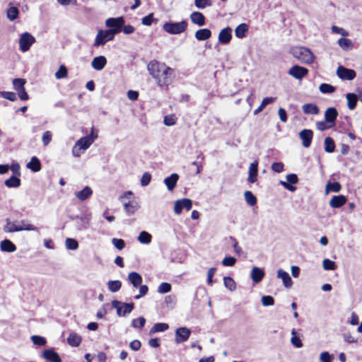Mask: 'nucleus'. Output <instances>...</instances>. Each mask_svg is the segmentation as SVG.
Segmentation results:
<instances>
[{
  "label": "nucleus",
  "mask_w": 362,
  "mask_h": 362,
  "mask_svg": "<svg viewBox=\"0 0 362 362\" xmlns=\"http://www.w3.org/2000/svg\"><path fill=\"white\" fill-rule=\"evenodd\" d=\"M147 69L160 87L168 86L174 80V70L165 63L153 60L148 63Z\"/></svg>",
  "instance_id": "obj_1"
},
{
  "label": "nucleus",
  "mask_w": 362,
  "mask_h": 362,
  "mask_svg": "<svg viewBox=\"0 0 362 362\" xmlns=\"http://www.w3.org/2000/svg\"><path fill=\"white\" fill-rule=\"evenodd\" d=\"M291 53L295 58L303 64H312L315 59L313 53L308 48L304 47H293Z\"/></svg>",
  "instance_id": "obj_2"
},
{
  "label": "nucleus",
  "mask_w": 362,
  "mask_h": 362,
  "mask_svg": "<svg viewBox=\"0 0 362 362\" xmlns=\"http://www.w3.org/2000/svg\"><path fill=\"white\" fill-rule=\"evenodd\" d=\"M188 26L187 21L180 22H169L163 25V29L168 33L171 35H179L185 32Z\"/></svg>",
  "instance_id": "obj_3"
},
{
  "label": "nucleus",
  "mask_w": 362,
  "mask_h": 362,
  "mask_svg": "<svg viewBox=\"0 0 362 362\" xmlns=\"http://www.w3.org/2000/svg\"><path fill=\"white\" fill-rule=\"evenodd\" d=\"M93 144V139L83 136L78 139L72 148V155L79 157Z\"/></svg>",
  "instance_id": "obj_4"
},
{
  "label": "nucleus",
  "mask_w": 362,
  "mask_h": 362,
  "mask_svg": "<svg viewBox=\"0 0 362 362\" xmlns=\"http://www.w3.org/2000/svg\"><path fill=\"white\" fill-rule=\"evenodd\" d=\"M115 35L109 30H100L95 37L93 44L94 47H99L104 45L107 42L112 40Z\"/></svg>",
  "instance_id": "obj_5"
},
{
  "label": "nucleus",
  "mask_w": 362,
  "mask_h": 362,
  "mask_svg": "<svg viewBox=\"0 0 362 362\" xmlns=\"http://www.w3.org/2000/svg\"><path fill=\"white\" fill-rule=\"evenodd\" d=\"M124 24V18L123 17L110 18L105 21V25L111 28L110 31L112 32L114 35L121 32L122 28Z\"/></svg>",
  "instance_id": "obj_6"
},
{
  "label": "nucleus",
  "mask_w": 362,
  "mask_h": 362,
  "mask_svg": "<svg viewBox=\"0 0 362 362\" xmlns=\"http://www.w3.org/2000/svg\"><path fill=\"white\" fill-rule=\"evenodd\" d=\"M112 306L117 310V313L119 316H124L132 311L134 304L133 303H126L118 300H113Z\"/></svg>",
  "instance_id": "obj_7"
},
{
  "label": "nucleus",
  "mask_w": 362,
  "mask_h": 362,
  "mask_svg": "<svg viewBox=\"0 0 362 362\" xmlns=\"http://www.w3.org/2000/svg\"><path fill=\"white\" fill-rule=\"evenodd\" d=\"M35 42V37L28 33H23L19 39L20 49L25 52L28 51L31 45Z\"/></svg>",
  "instance_id": "obj_8"
},
{
  "label": "nucleus",
  "mask_w": 362,
  "mask_h": 362,
  "mask_svg": "<svg viewBox=\"0 0 362 362\" xmlns=\"http://www.w3.org/2000/svg\"><path fill=\"white\" fill-rule=\"evenodd\" d=\"M192 206V202L189 199L184 198L175 202L174 211L176 214H180L183 209L189 211Z\"/></svg>",
  "instance_id": "obj_9"
},
{
  "label": "nucleus",
  "mask_w": 362,
  "mask_h": 362,
  "mask_svg": "<svg viewBox=\"0 0 362 362\" xmlns=\"http://www.w3.org/2000/svg\"><path fill=\"white\" fill-rule=\"evenodd\" d=\"M191 334L189 329L182 327H179L175 331V341L176 344H180L187 341Z\"/></svg>",
  "instance_id": "obj_10"
},
{
  "label": "nucleus",
  "mask_w": 362,
  "mask_h": 362,
  "mask_svg": "<svg viewBox=\"0 0 362 362\" xmlns=\"http://www.w3.org/2000/svg\"><path fill=\"white\" fill-rule=\"evenodd\" d=\"M298 181V176L296 174H289L286 175V181L281 180L279 184L285 189L291 192H294L296 190V187L293 185L296 184Z\"/></svg>",
  "instance_id": "obj_11"
},
{
  "label": "nucleus",
  "mask_w": 362,
  "mask_h": 362,
  "mask_svg": "<svg viewBox=\"0 0 362 362\" xmlns=\"http://www.w3.org/2000/svg\"><path fill=\"white\" fill-rule=\"evenodd\" d=\"M288 73L293 78L300 80L308 74V70L305 67L295 65L289 69Z\"/></svg>",
  "instance_id": "obj_12"
},
{
  "label": "nucleus",
  "mask_w": 362,
  "mask_h": 362,
  "mask_svg": "<svg viewBox=\"0 0 362 362\" xmlns=\"http://www.w3.org/2000/svg\"><path fill=\"white\" fill-rule=\"evenodd\" d=\"M337 76L342 80H353L356 77V72L353 69L339 66L337 70Z\"/></svg>",
  "instance_id": "obj_13"
},
{
  "label": "nucleus",
  "mask_w": 362,
  "mask_h": 362,
  "mask_svg": "<svg viewBox=\"0 0 362 362\" xmlns=\"http://www.w3.org/2000/svg\"><path fill=\"white\" fill-rule=\"evenodd\" d=\"M299 137L302 140V145L305 148L310 147L313 137V132L310 129H303L299 133Z\"/></svg>",
  "instance_id": "obj_14"
},
{
  "label": "nucleus",
  "mask_w": 362,
  "mask_h": 362,
  "mask_svg": "<svg viewBox=\"0 0 362 362\" xmlns=\"http://www.w3.org/2000/svg\"><path fill=\"white\" fill-rule=\"evenodd\" d=\"M232 39V28L230 27L222 29L218 36V42L222 45L228 44Z\"/></svg>",
  "instance_id": "obj_15"
},
{
  "label": "nucleus",
  "mask_w": 362,
  "mask_h": 362,
  "mask_svg": "<svg viewBox=\"0 0 362 362\" xmlns=\"http://www.w3.org/2000/svg\"><path fill=\"white\" fill-rule=\"evenodd\" d=\"M276 276L278 279H281L282 280L283 284L286 288H290L292 286L293 281L288 272L281 269H279L277 270Z\"/></svg>",
  "instance_id": "obj_16"
},
{
  "label": "nucleus",
  "mask_w": 362,
  "mask_h": 362,
  "mask_svg": "<svg viewBox=\"0 0 362 362\" xmlns=\"http://www.w3.org/2000/svg\"><path fill=\"white\" fill-rule=\"evenodd\" d=\"M258 175V162L254 161L250 165L247 182L250 183H255L257 181Z\"/></svg>",
  "instance_id": "obj_17"
},
{
  "label": "nucleus",
  "mask_w": 362,
  "mask_h": 362,
  "mask_svg": "<svg viewBox=\"0 0 362 362\" xmlns=\"http://www.w3.org/2000/svg\"><path fill=\"white\" fill-rule=\"evenodd\" d=\"M264 272L262 269L257 267H252L250 272V277L255 284H258L263 279Z\"/></svg>",
  "instance_id": "obj_18"
},
{
  "label": "nucleus",
  "mask_w": 362,
  "mask_h": 362,
  "mask_svg": "<svg viewBox=\"0 0 362 362\" xmlns=\"http://www.w3.org/2000/svg\"><path fill=\"white\" fill-rule=\"evenodd\" d=\"M107 64V59L104 56L94 57L91 62L93 69L96 71L102 70Z\"/></svg>",
  "instance_id": "obj_19"
},
{
  "label": "nucleus",
  "mask_w": 362,
  "mask_h": 362,
  "mask_svg": "<svg viewBox=\"0 0 362 362\" xmlns=\"http://www.w3.org/2000/svg\"><path fill=\"white\" fill-rule=\"evenodd\" d=\"M346 202V198L344 195L333 196L329 200V206L332 208H339Z\"/></svg>",
  "instance_id": "obj_20"
},
{
  "label": "nucleus",
  "mask_w": 362,
  "mask_h": 362,
  "mask_svg": "<svg viewBox=\"0 0 362 362\" xmlns=\"http://www.w3.org/2000/svg\"><path fill=\"white\" fill-rule=\"evenodd\" d=\"M123 206L126 213L129 216L134 214L140 207L139 203L136 201L124 202Z\"/></svg>",
  "instance_id": "obj_21"
},
{
  "label": "nucleus",
  "mask_w": 362,
  "mask_h": 362,
  "mask_svg": "<svg viewBox=\"0 0 362 362\" xmlns=\"http://www.w3.org/2000/svg\"><path fill=\"white\" fill-rule=\"evenodd\" d=\"M43 357L50 362H62L59 354L53 349H46L43 351Z\"/></svg>",
  "instance_id": "obj_22"
},
{
  "label": "nucleus",
  "mask_w": 362,
  "mask_h": 362,
  "mask_svg": "<svg viewBox=\"0 0 362 362\" xmlns=\"http://www.w3.org/2000/svg\"><path fill=\"white\" fill-rule=\"evenodd\" d=\"M337 115V111L334 107H329L327 109L325 113V122L332 123L331 126H333L334 124Z\"/></svg>",
  "instance_id": "obj_23"
},
{
  "label": "nucleus",
  "mask_w": 362,
  "mask_h": 362,
  "mask_svg": "<svg viewBox=\"0 0 362 362\" xmlns=\"http://www.w3.org/2000/svg\"><path fill=\"white\" fill-rule=\"evenodd\" d=\"M190 20L191 21L199 26H202L205 24V17L204 16L198 11L192 12L190 14Z\"/></svg>",
  "instance_id": "obj_24"
},
{
  "label": "nucleus",
  "mask_w": 362,
  "mask_h": 362,
  "mask_svg": "<svg viewBox=\"0 0 362 362\" xmlns=\"http://www.w3.org/2000/svg\"><path fill=\"white\" fill-rule=\"evenodd\" d=\"M128 280L134 288H138L142 283L141 276L135 272H130L128 274Z\"/></svg>",
  "instance_id": "obj_25"
},
{
  "label": "nucleus",
  "mask_w": 362,
  "mask_h": 362,
  "mask_svg": "<svg viewBox=\"0 0 362 362\" xmlns=\"http://www.w3.org/2000/svg\"><path fill=\"white\" fill-rule=\"evenodd\" d=\"M178 179L179 175L176 173H173L170 176L164 179V183L169 191H172L175 188Z\"/></svg>",
  "instance_id": "obj_26"
},
{
  "label": "nucleus",
  "mask_w": 362,
  "mask_h": 362,
  "mask_svg": "<svg viewBox=\"0 0 362 362\" xmlns=\"http://www.w3.org/2000/svg\"><path fill=\"white\" fill-rule=\"evenodd\" d=\"M93 194V190L88 186L85 187L81 191L75 192V196L80 201H85Z\"/></svg>",
  "instance_id": "obj_27"
},
{
  "label": "nucleus",
  "mask_w": 362,
  "mask_h": 362,
  "mask_svg": "<svg viewBox=\"0 0 362 362\" xmlns=\"http://www.w3.org/2000/svg\"><path fill=\"white\" fill-rule=\"evenodd\" d=\"M0 249L3 252H13L16 250V246L9 240H4L0 243Z\"/></svg>",
  "instance_id": "obj_28"
},
{
  "label": "nucleus",
  "mask_w": 362,
  "mask_h": 362,
  "mask_svg": "<svg viewBox=\"0 0 362 362\" xmlns=\"http://www.w3.org/2000/svg\"><path fill=\"white\" fill-rule=\"evenodd\" d=\"M194 36L197 40H206L211 37V31L208 28L200 29L196 31Z\"/></svg>",
  "instance_id": "obj_29"
},
{
  "label": "nucleus",
  "mask_w": 362,
  "mask_h": 362,
  "mask_svg": "<svg viewBox=\"0 0 362 362\" xmlns=\"http://www.w3.org/2000/svg\"><path fill=\"white\" fill-rule=\"evenodd\" d=\"M303 112L306 115H317L319 113L318 107L313 103H306L302 106Z\"/></svg>",
  "instance_id": "obj_30"
},
{
  "label": "nucleus",
  "mask_w": 362,
  "mask_h": 362,
  "mask_svg": "<svg viewBox=\"0 0 362 362\" xmlns=\"http://www.w3.org/2000/svg\"><path fill=\"white\" fill-rule=\"evenodd\" d=\"M81 340V337L75 332L71 333L67 338L68 344L73 347L78 346Z\"/></svg>",
  "instance_id": "obj_31"
},
{
  "label": "nucleus",
  "mask_w": 362,
  "mask_h": 362,
  "mask_svg": "<svg viewBox=\"0 0 362 362\" xmlns=\"http://www.w3.org/2000/svg\"><path fill=\"white\" fill-rule=\"evenodd\" d=\"M27 168L33 170V172H38L41 170V163L40 160L33 156L31 158L30 162H28L26 165Z\"/></svg>",
  "instance_id": "obj_32"
},
{
  "label": "nucleus",
  "mask_w": 362,
  "mask_h": 362,
  "mask_svg": "<svg viewBox=\"0 0 362 362\" xmlns=\"http://www.w3.org/2000/svg\"><path fill=\"white\" fill-rule=\"evenodd\" d=\"M338 45L343 50H350L354 47V44L350 39L341 37L338 40Z\"/></svg>",
  "instance_id": "obj_33"
},
{
  "label": "nucleus",
  "mask_w": 362,
  "mask_h": 362,
  "mask_svg": "<svg viewBox=\"0 0 362 362\" xmlns=\"http://www.w3.org/2000/svg\"><path fill=\"white\" fill-rule=\"evenodd\" d=\"M248 30V25L246 23H241L235 29V35L238 38H243Z\"/></svg>",
  "instance_id": "obj_34"
},
{
  "label": "nucleus",
  "mask_w": 362,
  "mask_h": 362,
  "mask_svg": "<svg viewBox=\"0 0 362 362\" xmlns=\"http://www.w3.org/2000/svg\"><path fill=\"white\" fill-rule=\"evenodd\" d=\"M91 214L90 213H86L81 214L78 218L81 222V229H87L90 225V221H91Z\"/></svg>",
  "instance_id": "obj_35"
},
{
  "label": "nucleus",
  "mask_w": 362,
  "mask_h": 362,
  "mask_svg": "<svg viewBox=\"0 0 362 362\" xmlns=\"http://www.w3.org/2000/svg\"><path fill=\"white\" fill-rule=\"evenodd\" d=\"M346 98L347 100V105L349 109H355L358 96L357 97V95L354 93H347L346 95Z\"/></svg>",
  "instance_id": "obj_36"
},
{
  "label": "nucleus",
  "mask_w": 362,
  "mask_h": 362,
  "mask_svg": "<svg viewBox=\"0 0 362 362\" xmlns=\"http://www.w3.org/2000/svg\"><path fill=\"white\" fill-rule=\"evenodd\" d=\"M341 189V186L338 182H328L326 185V194H328L329 192H339Z\"/></svg>",
  "instance_id": "obj_37"
},
{
  "label": "nucleus",
  "mask_w": 362,
  "mask_h": 362,
  "mask_svg": "<svg viewBox=\"0 0 362 362\" xmlns=\"http://www.w3.org/2000/svg\"><path fill=\"white\" fill-rule=\"evenodd\" d=\"M138 241L142 244H149L151 242L152 236L146 231H141L138 238Z\"/></svg>",
  "instance_id": "obj_38"
},
{
  "label": "nucleus",
  "mask_w": 362,
  "mask_h": 362,
  "mask_svg": "<svg viewBox=\"0 0 362 362\" xmlns=\"http://www.w3.org/2000/svg\"><path fill=\"white\" fill-rule=\"evenodd\" d=\"M169 326L166 323H156L155 324L150 330V334H153L156 332H164L168 329Z\"/></svg>",
  "instance_id": "obj_39"
},
{
  "label": "nucleus",
  "mask_w": 362,
  "mask_h": 362,
  "mask_svg": "<svg viewBox=\"0 0 362 362\" xmlns=\"http://www.w3.org/2000/svg\"><path fill=\"white\" fill-rule=\"evenodd\" d=\"M18 8L16 6H11L6 11V16L11 21L16 20L18 18Z\"/></svg>",
  "instance_id": "obj_40"
},
{
  "label": "nucleus",
  "mask_w": 362,
  "mask_h": 362,
  "mask_svg": "<svg viewBox=\"0 0 362 362\" xmlns=\"http://www.w3.org/2000/svg\"><path fill=\"white\" fill-rule=\"evenodd\" d=\"M110 291L112 293L117 292L122 287V282L119 280L109 281L107 284Z\"/></svg>",
  "instance_id": "obj_41"
},
{
  "label": "nucleus",
  "mask_w": 362,
  "mask_h": 362,
  "mask_svg": "<svg viewBox=\"0 0 362 362\" xmlns=\"http://www.w3.org/2000/svg\"><path fill=\"white\" fill-rule=\"evenodd\" d=\"M325 151L327 153H332L335 149V144L331 137H326L325 139Z\"/></svg>",
  "instance_id": "obj_42"
},
{
  "label": "nucleus",
  "mask_w": 362,
  "mask_h": 362,
  "mask_svg": "<svg viewBox=\"0 0 362 362\" xmlns=\"http://www.w3.org/2000/svg\"><path fill=\"white\" fill-rule=\"evenodd\" d=\"M22 228H20L18 225H16L14 222H11L8 221L6 225L5 226L4 230L7 233H13L21 231Z\"/></svg>",
  "instance_id": "obj_43"
},
{
  "label": "nucleus",
  "mask_w": 362,
  "mask_h": 362,
  "mask_svg": "<svg viewBox=\"0 0 362 362\" xmlns=\"http://www.w3.org/2000/svg\"><path fill=\"white\" fill-rule=\"evenodd\" d=\"M4 183L8 187H18L21 185V180L16 176H11Z\"/></svg>",
  "instance_id": "obj_44"
},
{
  "label": "nucleus",
  "mask_w": 362,
  "mask_h": 362,
  "mask_svg": "<svg viewBox=\"0 0 362 362\" xmlns=\"http://www.w3.org/2000/svg\"><path fill=\"white\" fill-rule=\"evenodd\" d=\"M26 83L25 79L23 78H14L13 80V86L15 90L17 92L20 90H23L25 88L24 86Z\"/></svg>",
  "instance_id": "obj_45"
},
{
  "label": "nucleus",
  "mask_w": 362,
  "mask_h": 362,
  "mask_svg": "<svg viewBox=\"0 0 362 362\" xmlns=\"http://www.w3.org/2000/svg\"><path fill=\"white\" fill-rule=\"evenodd\" d=\"M292 337L291 339V344L296 348H301L303 343L299 337L296 336V331L295 329L291 330Z\"/></svg>",
  "instance_id": "obj_46"
},
{
  "label": "nucleus",
  "mask_w": 362,
  "mask_h": 362,
  "mask_svg": "<svg viewBox=\"0 0 362 362\" xmlns=\"http://www.w3.org/2000/svg\"><path fill=\"white\" fill-rule=\"evenodd\" d=\"M223 283L224 286L228 288L230 291H233L235 290L236 288V284L235 281L229 276H225L223 278Z\"/></svg>",
  "instance_id": "obj_47"
},
{
  "label": "nucleus",
  "mask_w": 362,
  "mask_h": 362,
  "mask_svg": "<svg viewBox=\"0 0 362 362\" xmlns=\"http://www.w3.org/2000/svg\"><path fill=\"white\" fill-rule=\"evenodd\" d=\"M246 202L251 206H255L257 203V199L250 191H246L244 193Z\"/></svg>",
  "instance_id": "obj_48"
},
{
  "label": "nucleus",
  "mask_w": 362,
  "mask_h": 362,
  "mask_svg": "<svg viewBox=\"0 0 362 362\" xmlns=\"http://www.w3.org/2000/svg\"><path fill=\"white\" fill-rule=\"evenodd\" d=\"M66 247L68 250H75L78 247V242L73 238H68L65 241Z\"/></svg>",
  "instance_id": "obj_49"
},
{
  "label": "nucleus",
  "mask_w": 362,
  "mask_h": 362,
  "mask_svg": "<svg viewBox=\"0 0 362 362\" xmlns=\"http://www.w3.org/2000/svg\"><path fill=\"white\" fill-rule=\"evenodd\" d=\"M322 267L325 270H335L336 263L329 259H325L322 262Z\"/></svg>",
  "instance_id": "obj_50"
},
{
  "label": "nucleus",
  "mask_w": 362,
  "mask_h": 362,
  "mask_svg": "<svg viewBox=\"0 0 362 362\" xmlns=\"http://www.w3.org/2000/svg\"><path fill=\"white\" fill-rule=\"evenodd\" d=\"M194 5L197 8L203 9L211 6V0H194Z\"/></svg>",
  "instance_id": "obj_51"
},
{
  "label": "nucleus",
  "mask_w": 362,
  "mask_h": 362,
  "mask_svg": "<svg viewBox=\"0 0 362 362\" xmlns=\"http://www.w3.org/2000/svg\"><path fill=\"white\" fill-rule=\"evenodd\" d=\"M57 79L64 78L67 76V69L64 65H61L54 74Z\"/></svg>",
  "instance_id": "obj_52"
},
{
  "label": "nucleus",
  "mask_w": 362,
  "mask_h": 362,
  "mask_svg": "<svg viewBox=\"0 0 362 362\" xmlns=\"http://www.w3.org/2000/svg\"><path fill=\"white\" fill-rule=\"evenodd\" d=\"M319 89L322 93H332L335 90V88L328 83H322Z\"/></svg>",
  "instance_id": "obj_53"
},
{
  "label": "nucleus",
  "mask_w": 362,
  "mask_h": 362,
  "mask_svg": "<svg viewBox=\"0 0 362 362\" xmlns=\"http://www.w3.org/2000/svg\"><path fill=\"white\" fill-rule=\"evenodd\" d=\"M145 323L146 319L144 317H140L132 321V326L134 328H142L145 325Z\"/></svg>",
  "instance_id": "obj_54"
},
{
  "label": "nucleus",
  "mask_w": 362,
  "mask_h": 362,
  "mask_svg": "<svg viewBox=\"0 0 362 362\" xmlns=\"http://www.w3.org/2000/svg\"><path fill=\"white\" fill-rule=\"evenodd\" d=\"M171 290V285L169 283L163 282L161 283L158 287V292L163 294L170 292Z\"/></svg>",
  "instance_id": "obj_55"
},
{
  "label": "nucleus",
  "mask_w": 362,
  "mask_h": 362,
  "mask_svg": "<svg viewBox=\"0 0 362 362\" xmlns=\"http://www.w3.org/2000/svg\"><path fill=\"white\" fill-rule=\"evenodd\" d=\"M0 96L10 101H15L17 99L16 93L9 91H0Z\"/></svg>",
  "instance_id": "obj_56"
},
{
  "label": "nucleus",
  "mask_w": 362,
  "mask_h": 362,
  "mask_svg": "<svg viewBox=\"0 0 362 362\" xmlns=\"http://www.w3.org/2000/svg\"><path fill=\"white\" fill-rule=\"evenodd\" d=\"M19 223L18 226L22 228L21 230H37L35 226L27 223L25 221H21Z\"/></svg>",
  "instance_id": "obj_57"
},
{
  "label": "nucleus",
  "mask_w": 362,
  "mask_h": 362,
  "mask_svg": "<svg viewBox=\"0 0 362 362\" xmlns=\"http://www.w3.org/2000/svg\"><path fill=\"white\" fill-rule=\"evenodd\" d=\"M334 356L327 351L322 352L320 355L321 362H332Z\"/></svg>",
  "instance_id": "obj_58"
},
{
  "label": "nucleus",
  "mask_w": 362,
  "mask_h": 362,
  "mask_svg": "<svg viewBox=\"0 0 362 362\" xmlns=\"http://www.w3.org/2000/svg\"><path fill=\"white\" fill-rule=\"evenodd\" d=\"M262 304L264 306L273 305L274 304V300L273 297L270 296H263L261 299Z\"/></svg>",
  "instance_id": "obj_59"
},
{
  "label": "nucleus",
  "mask_w": 362,
  "mask_h": 362,
  "mask_svg": "<svg viewBox=\"0 0 362 362\" xmlns=\"http://www.w3.org/2000/svg\"><path fill=\"white\" fill-rule=\"evenodd\" d=\"M52 134L51 132L46 131L45 132H44V134H42V141L44 146H46L50 143V141L52 140Z\"/></svg>",
  "instance_id": "obj_60"
},
{
  "label": "nucleus",
  "mask_w": 362,
  "mask_h": 362,
  "mask_svg": "<svg viewBox=\"0 0 362 362\" xmlns=\"http://www.w3.org/2000/svg\"><path fill=\"white\" fill-rule=\"evenodd\" d=\"M33 344L39 346H44L46 344V340L44 337L40 336L34 335L31 337Z\"/></svg>",
  "instance_id": "obj_61"
},
{
  "label": "nucleus",
  "mask_w": 362,
  "mask_h": 362,
  "mask_svg": "<svg viewBox=\"0 0 362 362\" xmlns=\"http://www.w3.org/2000/svg\"><path fill=\"white\" fill-rule=\"evenodd\" d=\"M331 30L332 33L339 34L344 37H346L349 35V33L346 30L336 25L332 26Z\"/></svg>",
  "instance_id": "obj_62"
},
{
  "label": "nucleus",
  "mask_w": 362,
  "mask_h": 362,
  "mask_svg": "<svg viewBox=\"0 0 362 362\" xmlns=\"http://www.w3.org/2000/svg\"><path fill=\"white\" fill-rule=\"evenodd\" d=\"M163 122L166 126H173L176 122V117L173 115H167L164 117Z\"/></svg>",
  "instance_id": "obj_63"
},
{
  "label": "nucleus",
  "mask_w": 362,
  "mask_h": 362,
  "mask_svg": "<svg viewBox=\"0 0 362 362\" xmlns=\"http://www.w3.org/2000/svg\"><path fill=\"white\" fill-rule=\"evenodd\" d=\"M235 262L236 259L233 257H226L222 261V264L225 267H232Z\"/></svg>",
  "instance_id": "obj_64"
}]
</instances>
